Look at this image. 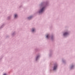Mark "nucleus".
Instances as JSON below:
<instances>
[{"label":"nucleus","mask_w":75,"mask_h":75,"mask_svg":"<svg viewBox=\"0 0 75 75\" xmlns=\"http://www.w3.org/2000/svg\"><path fill=\"white\" fill-rule=\"evenodd\" d=\"M44 8H42V9L41 10H40V13H42V12H43V11H44Z\"/></svg>","instance_id":"obj_1"},{"label":"nucleus","mask_w":75,"mask_h":75,"mask_svg":"<svg viewBox=\"0 0 75 75\" xmlns=\"http://www.w3.org/2000/svg\"><path fill=\"white\" fill-rule=\"evenodd\" d=\"M57 65H55L53 68L54 70H55V69H57Z\"/></svg>","instance_id":"obj_2"},{"label":"nucleus","mask_w":75,"mask_h":75,"mask_svg":"<svg viewBox=\"0 0 75 75\" xmlns=\"http://www.w3.org/2000/svg\"><path fill=\"white\" fill-rule=\"evenodd\" d=\"M68 35V33H64V35Z\"/></svg>","instance_id":"obj_3"},{"label":"nucleus","mask_w":75,"mask_h":75,"mask_svg":"<svg viewBox=\"0 0 75 75\" xmlns=\"http://www.w3.org/2000/svg\"><path fill=\"white\" fill-rule=\"evenodd\" d=\"M17 17V15L15 14V18H16Z\"/></svg>","instance_id":"obj_4"},{"label":"nucleus","mask_w":75,"mask_h":75,"mask_svg":"<svg viewBox=\"0 0 75 75\" xmlns=\"http://www.w3.org/2000/svg\"><path fill=\"white\" fill-rule=\"evenodd\" d=\"M35 31V29L33 28L32 30V32H34V31Z\"/></svg>","instance_id":"obj_5"},{"label":"nucleus","mask_w":75,"mask_h":75,"mask_svg":"<svg viewBox=\"0 0 75 75\" xmlns=\"http://www.w3.org/2000/svg\"><path fill=\"white\" fill-rule=\"evenodd\" d=\"M39 57V56H38L37 57V58H36V60H37V59H38V57Z\"/></svg>","instance_id":"obj_6"},{"label":"nucleus","mask_w":75,"mask_h":75,"mask_svg":"<svg viewBox=\"0 0 75 75\" xmlns=\"http://www.w3.org/2000/svg\"><path fill=\"white\" fill-rule=\"evenodd\" d=\"M49 37V35H47V36H46V37H47V38H48V37Z\"/></svg>","instance_id":"obj_7"},{"label":"nucleus","mask_w":75,"mask_h":75,"mask_svg":"<svg viewBox=\"0 0 75 75\" xmlns=\"http://www.w3.org/2000/svg\"><path fill=\"white\" fill-rule=\"evenodd\" d=\"M31 18V17H30L28 18V19H30V18Z\"/></svg>","instance_id":"obj_8"},{"label":"nucleus","mask_w":75,"mask_h":75,"mask_svg":"<svg viewBox=\"0 0 75 75\" xmlns=\"http://www.w3.org/2000/svg\"><path fill=\"white\" fill-rule=\"evenodd\" d=\"M4 75H6V74H4Z\"/></svg>","instance_id":"obj_9"}]
</instances>
